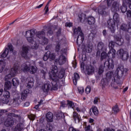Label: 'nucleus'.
Listing matches in <instances>:
<instances>
[{"label":"nucleus","mask_w":131,"mask_h":131,"mask_svg":"<svg viewBox=\"0 0 131 131\" xmlns=\"http://www.w3.org/2000/svg\"><path fill=\"white\" fill-rule=\"evenodd\" d=\"M127 72V69L123 67V66L119 64L115 73L113 72H108L106 74V78L101 80L102 88L108 85L111 82V85L115 89V84H117V80L123 76L124 73Z\"/></svg>","instance_id":"1"},{"label":"nucleus","mask_w":131,"mask_h":131,"mask_svg":"<svg viewBox=\"0 0 131 131\" xmlns=\"http://www.w3.org/2000/svg\"><path fill=\"white\" fill-rule=\"evenodd\" d=\"M65 74V70L61 69L59 72H58V67L57 66H53L51 72L49 74V77L52 81V90L57 91L58 90V85L60 79L64 77Z\"/></svg>","instance_id":"2"},{"label":"nucleus","mask_w":131,"mask_h":131,"mask_svg":"<svg viewBox=\"0 0 131 131\" xmlns=\"http://www.w3.org/2000/svg\"><path fill=\"white\" fill-rule=\"evenodd\" d=\"M11 54L15 55L16 52L14 51L13 45L9 43L8 48H5V49L0 53V67H2V69H4L5 66H6V60H5V58H7L8 55H11Z\"/></svg>","instance_id":"3"},{"label":"nucleus","mask_w":131,"mask_h":131,"mask_svg":"<svg viewBox=\"0 0 131 131\" xmlns=\"http://www.w3.org/2000/svg\"><path fill=\"white\" fill-rule=\"evenodd\" d=\"M35 30H28L26 32V37L27 39L30 43H31V46L32 47V49H34L36 50L37 48H38V41L36 40V38H35L33 36H36V34H35Z\"/></svg>","instance_id":"4"},{"label":"nucleus","mask_w":131,"mask_h":131,"mask_svg":"<svg viewBox=\"0 0 131 131\" xmlns=\"http://www.w3.org/2000/svg\"><path fill=\"white\" fill-rule=\"evenodd\" d=\"M113 20L108 19L107 20V27L110 29V31H111L112 33H114V32H115L116 29V26L118 27V25L120 24L119 14L117 13H115L113 15Z\"/></svg>","instance_id":"5"},{"label":"nucleus","mask_w":131,"mask_h":131,"mask_svg":"<svg viewBox=\"0 0 131 131\" xmlns=\"http://www.w3.org/2000/svg\"><path fill=\"white\" fill-rule=\"evenodd\" d=\"M34 65H35L34 61L26 62L21 65V70L24 72H29L31 74H34L37 71V67Z\"/></svg>","instance_id":"6"},{"label":"nucleus","mask_w":131,"mask_h":131,"mask_svg":"<svg viewBox=\"0 0 131 131\" xmlns=\"http://www.w3.org/2000/svg\"><path fill=\"white\" fill-rule=\"evenodd\" d=\"M11 86L12 83L10 81H7L6 82H5L4 85V90L5 91L2 97V102L3 103V104H8V103H9V101H10V92L7 91L10 90Z\"/></svg>","instance_id":"7"},{"label":"nucleus","mask_w":131,"mask_h":131,"mask_svg":"<svg viewBox=\"0 0 131 131\" xmlns=\"http://www.w3.org/2000/svg\"><path fill=\"white\" fill-rule=\"evenodd\" d=\"M46 34V30L45 29L42 30L41 31H39L36 32V36L37 38H39V42L42 46H45V45H47L49 43V39L46 37H43V35Z\"/></svg>","instance_id":"8"},{"label":"nucleus","mask_w":131,"mask_h":131,"mask_svg":"<svg viewBox=\"0 0 131 131\" xmlns=\"http://www.w3.org/2000/svg\"><path fill=\"white\" fill-rule=\"evenodd\" d=\"M12 117H16V118H18V119L20 118L19 116L15 115L13 113H8L7 118L6 119V120L4 122L5 126H7V127H11L14 125V120H13Z\"/></svg>","instance_id":"9"},{"label":"nucleus","mask_w":131,"mask_h":131,"mask_svg":"<svg viewBox=\"0 0 131 131\" xmlns=\"http://www.w3.org/2000/svg\"><path fill=\"white\" fill-rule=\"evenodd\" d=\"M74 35H78L76 42L78 46H80L81 43L83 42V40H84V36H83V33H82L80 27H78L77 28L74 29Z\"/></svg>","instance_id":"10"},{"label":"nucleus","mask_w":131,"mask_h":131,"mask_svg":"<svg viewBox=\"0 0 131 131\" xmlns=\"http://www.w3.org/2000/svg\"><path fill=\"white\" fill-rule=\"evenodd\" d=\"M19 70H20L19 64H15L13 68L11 69L10 73L5 76V81H8V79H11L13 76H15L16 73H18Z\"/></svg>","instance_id":"11"},{"label":"nucleus","mask_w":131,"mask_h":131,"mask_svg":"<svg viewBox=\"0 0 131 131\" xmlns=\"http://www.w3.org/2000/svg\"><path fill=\"white\" fill-rule=\"evenodd\" d=\"M118 56L122 60V61H127L129 58L128 52L124 51L123 49H120L117 52Z\"/></svg>","instance_id":"12"},{"label":"nucleus","mask_w":131,"mask_h":131,"mask_svg":"<svg viewBox=\"0 0 131 131\" xmlns=\"http://www.w3.org/2000/svg\"><path fill=\"white\" fill-rule=\"evenodd\" d=\"M104 68H105V70H110V69H113L114 68V61L112 59L106 61L104 63Z\"/></svg>","instance_id":"13"},{"label":"nucleus","mask_w":131,"mask_h":131,"mask_svg":"<svg viewBox=\"0 0 131 131\" xmlns=\"http://www.w3.org/2000/svg\"><path fill=\"white\" fill-rule=\"evenodd\" d=\"M20 54L25 59H29L31 57L30 54L28 53V48L26 46L23 47Z\"/></svg>","instance_id":"14"},{"label":"nucleus","mask_w":131,"mask_h":131,"mask_svg":"<svg viewBox=\"0 0 131 131\" xmlns=\"http://www.w3.org/2000/svg\"><path fill=\"white\" fill-rule=\"evenodd\" d=\"M66 57L63 55H60L57 59H55V62L58 63L59 65H63L66 63Z\"/></svg>","instance_id":"15"},{"label":"nucleus","mask_w":131,"mask_h":131,"mask_svg":"<svg viewBox=\"0 0 131 131\" xmlns=\"http://www.w3.org/2000/svg\"><path fill=\"white\" fill-rule=\"evenodd\" d=\"M97 49L98 50L97 52L96 55L98 57V56H100V54H101L102 51H104V49H105L104 43L102 42H99L97 45Z\"/></svg>","instance_id":"16"},{"label":"nucleus","mask_w":131,"mask_h":131,"mask_svg":"<svg viewBox=\"0 0 131 131\" xmlns=\"http://www.w3.org/2000/svg\"><path fill=\"white\" fill-rule=\"evenodd\" d=\"M120 5L119 3L115 1L112 5L111 10L112 12H118L119 11V7Z\"/></svg>","instance_id":"17"},{"label":"nucleus","mask_w":131,"mask_h":131,"mask_svg":"<svg viewBox=\"0 0 131 131\" xmlns=\"http://www.w3.org/2000/svg\"><path fill=\"white\" fill-rule=\"evenodd\" d=\"M50 89H51V84H50V82H46L41 87V89L44 93H49Z\"/></svg>","instance_id":"18"},{"label":"nucleus","mask_w":131,"mask_h":131,"mask_svg":"<svg viewBox=\"0 0 131 131\" xmlns=\"http://www.w3.org/2000/svg\"><path fill=\"white\" fill-rule=\"evenodd\" d=\"M86 71L88 75H91V74H93L95 72V68L91 64L88 65L86 67Z\"/></svg>","instance_id":"19"},{"label":"nucleus","mask_w":131,"mask_h":131,"mask_svg":"<svg viewBox=\"0 0 131 131\" xmlns=\"http://www.w3.org/2000/svg\"><path fill=\"white\" fill-rule=\"evenodd\" d=\"M114 39L116 41V43H117V45L118 46H122L124 41V40L123 38H122V37H118L117 36H115Z\"/></svg>","instance_id":"20"},{"label":"nucleus","mask_w":131,"mask_h":131,"mask_svg":"<svg viewBox=\"0 0 131 131\" xmlns=\"http://www.w3.org/2000/svg\"><path fill=\"white\" fill-rule=\"evenodd\" d=\"M24 130V124L18 123L13 129V131H23Z\"/></svg>","instance_id":"21"},{"label":"nucleus","mask_w":131,"mask_h":131,"mask_svg":"<svg viewBox=\"0 0 131 131\" xmlns=\"http://www.w3.org/2000/svg\"><path fill=\"white\" fill-rule=\"evenodd\" d=\"M116 55V50L114 49H111L110 50V51L108 52L107 54V57L109 58V59L111 58H115V56Z\"/></svg>","instance_id":"22"},{"label":"nucleus","mask_w":131,"mask_h":131,"mask_svg":"<svg viewBox=\"0 0 131 131\" xmlns=\"http://www.w3.org/2000/svg\"><path fill=\"white\" fill-rule=\"evenodd\" d=\"M106 6H102L99 7L98 13L101 15H107V12L105 11L106 10Z\"/></svg>","instance_id":"23"},{"label":"nucleus","mask_w":131,"mask_h":131,"mask_svg":"<svg viewBox=\"0 0 131 131\" xmlns=\"http://www.w3.org/2000/svg\"><path fill=\"white\" fill-rule=\"evenodd\" d=\"M73 118L76 123H78L80 121V116L75 112H73Z\"/></svg>","instance_id":"24"},{"label":"nucleus","mask_w":131,"mask_h":131,"mask_svg":"<svg viewBox=\"0 0 131 131\" xmlns=\"http://www.w3.org/2000/svg\"><path fill=\"white\" fill-rule=\"evenodd\" d=\"M20 94H15L13 98V103L14 104H19L20 103Z\"/></svg>","instance_id":"25"},{"label":"nucleus","mask_w":131,"mask_h":131,"mask_svg":"<svg viewBox=\"0 0 131 131\" xmlns=\"http://www.w3.org/2000/svg\"><path fill=\"white\" fill-rule=\"evenodd\" d=\"M28 93H29V90L28 89L24 90L23 92H21V100H25V99L27 98Z\"/></svg>","instance_id":"26"},{"label":"nucleus","mask_w":131,"mask_h":131,"mask_svg":"<svg viewBox=\"0 0 131 131\" xmlns=\"http://www.w3.org/2000/svg\"><path fill=\"white\" fill-rule=\"evenodd\" d=\"M125 0L123 1V4L120 7V10L123 14L127 11V6H126V4H125Z\"/></svg>","instance_id":"27"},{"label":"nucleus","mask_w":131,"mask_h":131,"mask_svg":"<svg viewBox=\"0 0 131 131\" xmlns=\"http://www.w3.org/2000/svg\"><path fill=\"white\" fill-rule=\"evenodd\" d=\"M46 119L47 120V121H48L49 122H52V121H53V113H51V112H48L47 114H46Z\"/></svg>","instance_id":"28"},{"label":"nucleus","mask_w":131,"mask_h":131,"mask_svg":"<svg viewBox=\"0 0 131 131\" xmlns=\"http://www.w3.org/2000/svg\"><path fill=\"white\" fill-rule=\"evenodd\" d=\"M79 75L77 73H75L74 74V78L73 79L74 84L75 85L77 84V81L79 79Z\"/></svg>","instance_id":"29"},{"label":"nucleus","mask_w":131,"mask_h":131,"mask_svg":"<svg viewBox=\"0 0 131 131\" xmlns=\"http://www.w3.org/2000/svg\"><path fill=\"white\" fill-rule=\"evenodd\" d=\"M88 23L89 25H93V24L96 23V19H95V17L93 16H89L88 17Z\"/></svg>","instance_id":"30"},{"label":"nucleus","mask_w":131,"mask_h":131,"mask_svg":"<svg viewBox=\"0 0 131 131\" xmlns=\"http://www.w3.org/2000/svg\"><path fill=\"white\" fill-rule=\"evenodd\" d=\"M12 84L14 86H18L19 85V80L17 78L12 79Z\"/></svg>","instance_id":"31"},{"label":"nucleus","mask_w":131,"mask_h":131,"mask_svg":"<svg viewBox=\"0 0 131 131\" xmlns=\"http://www.w3.org/2000/svg\"><path fill=\"white\" fill-rule=\"evenodd\" d=\"M68 108H72V109H74V110L75 104L72 101H68Z\"/></svg>","instance_id":"32"},{"label":"nucleus","mask_w":131,"mask_h":131,"mask_svg":"<svg viewBox=\"0 0 131 131\" xmlns=\"http://www.w3.org/2000/svg\"><path fill=\"white\" fill-rule=\"evenodd\" d=\"M93 113L97 116L99 114V111L98 110V108L96 106H94L92 108Z\"/></svg>","instance_id":"33"},{"label":"nucleus","mask_w":131,"mask_h":131,"mask_svg":"<svg viewBox=\"0 0 131 131\" xmlns=\"http://www.w3.org/2000/svg\"><path fill=\"white\" fill-rule=\"evenodd\" d=\"M113 113H114V114H116V113H118V112L119 111V108H118V106L115 105L114 107H113Z\"/></svg>","instance_id":"34"},{"label":"nucleus","mask_w":131,"mask_h":131,"mask_svg":"<svg viewBox=\"0 0 131 131\" xmlns=\"http://www.w3.org/2000/svg\"><path fill=\"white\" fill-rule=\"evenodd\" d=\"M61 49V42H58L56 43V46L55 47L56 52H60V49Z\"/></svg>","instance_id":"35"},{"label":"nucleus","mask_w":131,"mask_h":131,"mask_svg":"<svg viewBox=\"0 0 131 131\" xmlns=\"http://www.w3.org/2000/svg\"><path fill=\"white\" fill-rule=\"evenodd\" d=\"M49 57V59H51V60H55V59L56 58V54H55V53H51V52H50Z\"/></svg>","instance_id":"36"},{"label":"nucleus","mask_w":131,"mask_h":131,"mask_svg":"<svg viewBox=\"0 0 131 131\" xmlns=\"http://www.w3.org/2000/svg\"><path fill=\"white\" fill-rule=\"evenodd\" d=\"M49 55H50V51H47L43 57V60L44 61H47L49 59Z\"/></svg>","instance_id":"37"},{"label":"nucleus","mask_w":131,"mask_h":131,"mask_svg":"<svg viewBox=\"0 0 131 131\" xmlns=\"http://www.w3.org/2000/svg\"><path fill=\"white\" fill-rule=\"evenodd\" d=\"M120 29L123 30V31H127V25L125 24L121 25Z\"/></svg>","instance_id":"38"},{"label":"nucleus","mask_w":131,"mask_h":131,"mask_svg":"<svg viewBox=\"0 0 131 131\" xmlns=\"http://www.w3.org/2000/svg\"><path fill=\"white\" fill-rule=\"evenodd\" d=\"M104 72V67L103 65L100 66L98 70V74L100 75L102 74Z\"/></svg>","instance_id":"39"},{"label":"nucleus","mask_w":131,"mask_h":131,"mask_svg":"<svg viewBox=\"0 0 131 131\" xmlns=\"http://www.w3.org/2000/svg\"><path fill=\"white\" fill-rule=\"evenodd\" d=\"M115 46V42L114 41H110L108 44V47L110 49H113L114 48V46Z\"/></svg>","instance_id":"40"},{"label":"nucleus","mask_w":131,"mask_h":131,"mask_svg":"<svg viewBox=\"0 0 131 131\" xmlns=\"http://www.w3.org/2000/svg\"><path fill=\"white\" fill-rule=\"evenodd\" d=\"M63 116H64V114L62 113H58L56 114V118L57 119H61Z\"/></svg>","instance_id":"41"},{"label":"nucleus","mask_w":131,"mask_h":131,"mask_svg":"<svg viewBox=\"0 0 131 131\" xmlns=\"http://www.w3.org/2000/svg\"><path fill=\"white\" fill-rule=\"evenodd\" d=\"M52 34H53V29H52V28H49L47 32V35L50 36V35H52Z\"/></svg>","instance_id":"42"},{"label":"nucleus","mask_w":131,"mask_h":131,"mask_svg":"<svg viewBox=\"0 0 131 131\" xmlns=\"http://www.w3.org/2000/svg\"><path fill=\"white\" fill-rule=\"evenodd\" d=\"M32 86H33V81H30L27 84V88H28V89H30L32 88Z\"/></svg>","instance_id":"43"},{"label":"nucleus","mask_w":131,"mask_h":131,"mask_svg":"<svg viewBox=\"0 0 131 131\" xmlns=\"http://www.w3.org/2000/svg\"><path fill=\"white\" fill-rule=\"evenodd\" d=\"M61 55H62V56H64V54H66L67 53V49L63 48L62 50H61L60 51H59Z\"/></svg>","instance_id":"44"},{"label":"nucleus","mask_w":131,"mask_h":131,"mask_svg":"<svg viewBox=\"0 0 131 131\" xmlns=\"http://www.w3.org/2000/svg\"><path fill=\"white\" fill-rule=\"evenodd\" d=\"M127 32L131 33V22H129L127 26Z\"/></svg>","instance_id":"45"},{"label":"nucleus","mask_w":131,"mask_h":131,"mask_svg":"<svg viewBox=\"0 0 131 131\" xmlns=\"http://www.w3.org/2000/svg\"><path fill=\"white\" fill-rule=\"evenodd\" d=\"M106 57H107V53L105 52H103L101 55V59L103 60V59H105Z\"/></svg>","instance_id":"46"},{"label":"nucleus","mask_w":131,"mask_h":131,"mask_svg":"<svg viewBox=\"0 0 131 131\" xmlns=\"http://www.w3.org/2000/svg\"><path fill=\"white\" fill-rule=\"evenodd\" d=\"M78 90L79 94H81V95L83 93V92H84L83 87H78Z\"/></svg>","instance_id":"47"},{"label":"nucleus","mask_w":131,"mask_h":131,"mask_svg":"<svg viewBox=\"0 0 131 131\" xmlns=\"http://www.w3.org/2000/svg\"><path fill=\"white\" fill-rule=\"evenodd\" d=\"M93 49L92 45L90 46V47H85V50L89 53H91L92 52V50Z\"/></svg>","instance_id":"48"},{"label":"nucleus","mask_w":131,"mask_h":131,"mask_svg":"<svg viewBox=\"0 0 131 131\" xmlns=\"http://www.w3.org/2000/svg\"><path fill=\"white\" fill-rule=\"evenodd\" d=\"M85 131H93L92 129V127H91V125H89L87 126L84 127Z\"/></svg>","instance_id":"49"},{"label":"nucleus","mask_w":131,"mask_h":131,"mask_svg":"<svg viewBox=\"0 0 131 131\" xmlns=\"http://www.w3.org/2000/svg\"><path fill=\"white\" fill-rule=\"evenodd\" d=\"M86 94H90L91 93V86H88L85 89Z\"/></svg>","instance_id":"50"},{"label":"nucleus","mask_w":131,"mask_h":131,"mask_svg":"<svg viewBox=\"0 0 131 131\" xmlns=\"http://www.w3.org/2000/svg\"><path fill=\"white\" fill-rule=\"evenodd\" d=\"M114 0H107V6L110 8V7H111V4H112V2H113Z\"/></svg>","instance_id":"51"},{"label":"nucleus","mask_w":131,"mask_h":131,"mask_svg":"<svg viewBox=\"0 0 131 131\" xmlns=\"http://www.w3.org/2000/svg\"><path fill=\"white\" fill-rule=\"evenodd\" d=\"M42 102H43V101L42 100H40V101L39 102L38 104L36 105L35 106V109H38V107H39V106H40V105L42 104Z\"/></svg>","instance_id":"52"},{"label":"nucleus","mask_w":131,"mask_h":131,"mask_svg":"<svg viewBox=\"0 0 131 131\" xmlns=\"http://www.w3.org/2000/svg\"><path fill=\"white\" fill-rule=\"evenodd\" d=\"M50 3H51V1H50L47 4V5L46 6L45 9H46V14H47L48 13V12H49V5L50 4Z\"/></svg>","instance_id":"53"},{"label":"nucleus","mask_w":131,"mask_h":131,"mask_svg":"<svg viewBox=\"0 0 131 131\" xmlns=\"http://www.w3.org/2000/svg\"><path fill=\"white\" fill-rule=\"evenodd\" d=\"M126 16L127 18H130L131 17V11L130 10H128L126 12Z\"/></svg>","instance_id":"54"},{"label":"nucleus","mask_w":131,"mask_h":131,"mask_svg":"<svg viewBox=\"0 0 131 131\" xmlns=\"http://www.w3.org/2000/svg\"><path fill=\"white\" fill-rule=\"evenodd\" d=\"M29 118L31 119V120H34V119H35V116L34 115H30L29 116Z\"/></svg>","instance_id":"55"},{"label":"nucleus","mask_w":131,"mask_h":131,"mask_svg":"<svg viewBox=\"0 0 131 131\" xmlns=\"http://www.w3.org/2000/svg\"><path fill=\"white\" fill-rule=\"evenodd\" d=\"M65 26L66 27H71V26H72V23L67 22L66 23Z\"/></svg>","instance_id":"56"},{"label":"nucleus","mask_w":131,"mask_h":131,"mask_svg":"<svg viewBox=\"0 0 131 131\" xmlns=\"http://www.w3.org/2000/svg\"><path fill=\"white\" fill-rule=\"evenodd\" d=\"M47 131H52L53 130V127L52 126H47L46 128Z\"/></svg>","instance_id":"57"},{"label":"nucleus","mask_w":131,"mask_h":131,"mask_svg":"<svg viewBox=\"0 0 131 131\" xmlns=\"http://www.w3.org/2000/svg\"><path fill=\"white\" fill-rule=\"evenodd\" d=\"M94 36H95V35L94 34V33H91L90 34L89 37L90 39H93V38H94Z\"/></svg>","instance_id":"58"},{"label":"nucleus","mask_w":131,"mask_h":131,"mask_svg":"<svg viewBox=\"0 0 131 131\" xmlns=\"http://www.w3.org/2000/svg\"><path fill=\"white\" fill-rule=\"evenodd\" d=\"M98 102H99V98L98 97H95L94 100V104H98Z\"/></svg>","instance_id":"59"},{"label":"nucleus","mask_w":131,"mask_h":131,"mask_svg":"<svg viewBox=\"0 0 131 131\" xmlns=\"http://www.w3.org/2000/svg\"><path fill=\"white\" fill-rule=\"evenodd\" d=\"M80 67L82 70H83V69H84V62H82L80 63Z\"/></svg>","instance_id":"60"},{"label":"nucleus","mask_w":131,"mask_h":131,"mask_svg":"<svg viewBox=\"0 0 131 131\" xmlns=\"http://www.w3.org/2000/svg\"><path fill=\"white\" fill-rule=\"evenodd\" d=\"M8 111L7 110H0V113H7Z\"/></svg>","instance_id":"61"},{"label":"nucleus","mask_w":131,"mask_h":131,"mask_svg":"<svg viewBox=\"0 0 131 131\" xmlns=\"http://www.w3.org/2000/svg\"><path fill=\"white\" fill-rule=\"evenodd\" d=\"M104 131H114V129L110 128H107L104 129Z\"/></svg>","instance_id":"62"},{"label":"nucleus","mask_w":131,"mask_h":131,"mask_svg":"<svg viewBox=\"0 0 131 131\" xmlns=\"http://www.w3.org/2000/svg\"><path fill=\"white\" fill-rule=\"evenodd\" d=\"M4 121V118H2V116H0V124H1V123H3Z\"/></svg>","instance_id":"63"},{"label":"nucleus","mask_w":131,"mask_h":131,"mask_svg":"<svg viewBox=\"0 0 131 131\" xmlns=\"http://www.w3.org/2000/svg\"><path fill=\"white\" fill-rule=\"evenodd\" d=\"M128 4H129V8L131 10V0H127Z\"/></svg>","instance_id":"64"}]
</instances>
